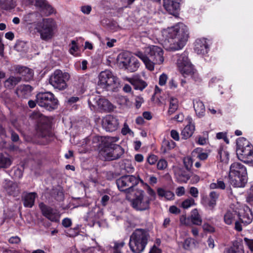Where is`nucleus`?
Listing matches in <instances>:
<instances>
[{
    "label": "nucleus",
    "mask_w": 253,
    "mask_h": 253,
    "mask_svg": "<svg viewBox=\"0 0 253 253\" xmlns=\"http://www.w3.org/2000/svg\"><path fill=\"white\" fill-rule=\"evenodd\" d=\"M162 34L166 48L171 50L182 49L188 38V28L183 23L164 29Z\"/></svg>",
    "instance_id": "obj_1"
},
{
    "label": "nucleus",
    "mask_w": 253,
    "mask_h": 253,
    "mask_svg": "<svg viewBox=\"0 0 253 253\" xmlns=\"http://www.w3.org/2000/svg\"><path fill=\"white\" fill-rule=\"evenodd\" d=\"M134 54L143 62L146 68L150 71L154 70L155 64H161L164 60L163 49L156 45L146 47L144 52L136 51Z\"/></svg>",
    "instance_id": "obj_2"
},
{
    "label": "nucleus",
    "mask_w": 253,
    "mask_h": 253,
    "mask_svg": "<svg viewBox=\"0 0 253 253\" xmlns=\"http://www.w3.org/2000/svg\"><path fill=\"white\" fill-rule=\"evenodd\" d=\"M118 140V137H101L99 156L108 161L120 158L124 153V150L121 146L115 144Z\"/></svg>",
    "instance_id": "obj_3"
},
{
    "label": "nucleus",
    "mask_w": 253,
    "mask_h": 253,
    "mask_svg": "<svg viewBox=\"0 0 253 253\" xmlns=\"http://www.w3.org/2000/svg\"><path fill=\"white\" fill-rule=\"evenodd\" d=\"M150 235L148 231L142 229H136L129 238V245L134 253H141L144 250Z\"/></svg>",
    "instance_id": "obj_4"
},
{
    "label": "nucleus",
    "mask_w": 253,
    "mask_h": 253,
    "mask_svg": "<svg viewBox=\"0 0 253 253\" xmlns=\"http://www.w3.org/2000/svg\"><path fill=\"white\" fill-rule=\"evenodd\" d=\"M35 30L40 34V38L44 41L51 40L55 35L56 24L52 18H44L35 24Z\"/></svg>",
    "instance_id": "obj_5"
},
{
    "label": "nucleus",
    "mask_w": 253,
    "mask_h": 253,
    "mask_svg": "<svg viewBox=\"0 0 253 253\" xmlns=\"http://www.w3.org/2000/svg\"><path fill=\"white\" fill-rule=\"evenodd\" d=\"M236 152L238 158L247 164H253V147L245 138L241 137L236 141Z\"/></svg>",
    "instance_id": "obj_6"
},
{
    "label": "nucleus",
    "mask_w": 253,
    "mask_h": 253,
    "mask_svg": "<svg viewBox=\"0 0 253 253\" xmlns=\"http://www.w3.org/2000/svg\"><path fill=\"white\" fill-rule=\"evenodd\" d=\"M98 78V86L107 90L115 91L120 85L119 79L109 70L101 71Z\"/></svg>",
    "instance_id": "obj_7"
},
{
    "label": "nucleus",
    "mask_w": 253,
    "mask_h": 253,
    "mask_svg": "<svg viewBox=\"0 0 253 253\" xmlns=\"http://www.w3.org/2000/svg\"><path fill=\"white\" fill-rule=\"evenodd\" d=\"M150 198L142 190H135L133 198L130 201L131 207L136 211H144L150 208Z\"/></svg>",
    "instance_id": "obj_8"
},
{
    "label": "nucleus",
    "mask_w": 253,
    "mask_h": 253,
    "mask_svg": "<svg viewBox=\"0 0 253 253\" xmlns=\"http://www.w3.org/2000/svg\"><path fill=\"white\" fill-rule=\"evenodd\" d=\"M30 118L38 122H40L38 126V133L42 137H51L53 136L51 130V125L49 122L44 120V117L38 111H34L30 116Z\"/></svg>",
    "instance_id": "obj_9"
},
{
    "label": "nucleus",
    "mask_w": 253,
    "mask_h": 253,
    "mask_svg": "<svg viewBox=\"0 0 253 253\" xmlns=\"http://www.w3.org/2000/svg\"><path fill=\"white\" fill-rule=\"evenodd\" d=\"M88 103L91 110L109 112L114 109L113 105L107 99L100 95L90 96Z\"/></svg>",
    "instance_id": "obj_10"
},
{
    "label": "nucleus",
    "mask_w": 253,
    "mask_h": 253,
    "mask_svg": "<svg viewBox=\"0 0 253 253\" xmlns=\"http://www.w3.org/2000/svg\"><path fill=\"white\" fill-rule=\"evenodd\" d=\"M69 78L70 75L68 73L56 70L50 76L49 83L55 89L64 90L67 86V82Z\"/></svg>",
    "instance_id": "obj_11"
},
{
    "label": "nucleus",
    "mask_w": 253,
    "mask_h": 253,
    "mask_svg": "<svg viewBox=\"0 0 253 253\" xmlns=\"http://www.w3.org/2000/svg\"><path fill=\"white\" fill-rule=\"evenodd\" d=\"M36 101L39 106L49 110L56 108L58 104L57 99L50 92L38 93L36 96Z\"/></svg>",
    "instance_id": "obj_12"
},
{
    "label": "nucleus",
    "mask_w": 253,
    "mask_h": 253,
    "mask_svg": "<svg viewBox=\"0 0 253 253\" xmlns=\"http://www.w3.org/2000/svg\"><path fill=\"white\" fill-rule=\"evenodd\" d=\"M139 181H143L139 178L132 175L122 176L117 180V184L120 191L127 193L132 190V188L137 185Z\"/></svg>",
    "instance_id": "obj_13"
},
{
    "label": "nucleus",
    "mask_w": 253,
    "mask_h": 253,
    "mask_svg": "<svg viewBox=\"0 0 253 253\" xmlns=\"http://www.w3.org/2000/svg\"><path fill=\"white\" fill-rule=\"evenodd\" d=\"M177 65L179 71L184 77L192 76L195 73V70L189 60L186 52L178 55Z\"/></svg>",
    "instance_id": "obj_14"
},
{
    "label": "nucleus",
    "mask_w": 253,
    "mask_h": 253,
    "mask_svg": "<svg viewBox=\"0 0 253 253\" xmlns=\"http://www.w3.org/2000/svg\"><path fill=\"white\" fill-rule=\"evenodd\" d=\"M39 207L43 215L52 222H58L60 220V214L56 209L52 208L43 203L39 204Z\"/></svg>",
    "instance_id": "obj_15"
},
{
    "label": "nucleus",
    "mask_w": 253,
    "mask_h": 253,
    "mask_svg": "<svg viewBox=\"0 0 253 253\" xmlns=\"http://www.w3.org/2000/svg\"><path fill=\"white\" fill-rule=\"evenodd\" d=\"M238 213L233 210L227 211L224 215L223 219L224 223L227 225H231L235 223V229L240 232L242 230V224L237 220Z\"/></svg>",
    "instance_id": "obj_16"
},
{
    "label": "nucleus",
    "mask_w": 253,
    "mask_h": 253,
    "mask_svg": "<svg viewBox=\"0 0 253 253\" xmlns=\"http://www.w3.org/2000/svg\"><path fill=\"white\" fill-rule=\"evenodd\" d=\"M102 126L106 131H114L118 127V120L113 116L107 115L102 120Z\"/></svg>",
    "instance_id": "obj_17"
},
{
    "label": "nucleus",
    "mask_w": 253,
    "mask_h": 253,
    "mask_svg": "<svg viewBox=\"0 0 253 253\" xmlns=\"http://www.w3.org/2000/svg\"><path fill=\"white\" fill-rule=\"evenodd\" d=\"M238 221H240L242 226H247L250 224L253 219V215L250 208L248 206L243 207V212L238 213Z\"/></svg>",
    "instance_id": "obj_18"
},
{
    "label": "nucleus",
    "mask_w": 253,
    "mask_h": 253,
    "mask_svg": "<svg viewBox=\"0 0 253 253\" xmlns=\"http://www.w3.org/2000/svg\"><path fill=\"white\" fill-rule=\"evenodd\" d=\"M165 9L170 14L175 15L180 8V0H164Z\"/></svg>",
    "instance_id": "obj_19"
},
{
    "label": "nucleus",
    "mask_w": 253,
    "mask_h": 253,
    "mask_svg": "<svg viewBox=\"0 0 253 253\" xmlns=\"http://www.w3.org/2000/svg\"><path fill=\"white\" fill-rule=\"evenodd\" d=\"M229 182L234 187H244L247 182V175H228Z\"/></svg>",
    "instance_id": "obj_20"
},
{
    "label": "nucleus",
    "mask_w": 253,
    "mask_h": 253,
    "mask_svg": "<svg viewBox=\"0 0 253 253\" xmlns=\"http://www.w3.org/2000/svg\"><path fill=\"white\" fill-rule=\"evenodd\" d=\"M247 175L246 167L238 162L233 163L230 167V170L228 175Z\"/></svg>",
    "instance_id": "obj_21"
},
{
    "label": "nucleus",
    "mask_w": 253,
    "mask_h": 253,
    "mask_svg": "<svg viewBox=\"0 0 253 253\" xmlns=\"http://www.w3.org/2000/svg\"><path fill=\"white\" fill-rule=\"evenodd\" d=\"M122 62L125 68L130 72L136 71L139 67V61L133 56L126 58Z\"/></svg>",
    "instance_id": "obj_22"
},
{
    "label": "nucleus",
    "mask_w": 253,
    "mask_h": 253,
    "mask_svg": "<svg viewBox=\"0 0 253 253\" xmlns=\"http://www.w3.org/2000/svg\"><path fill=\"white\" fill-rule=\"evenodd\" d=\"M15 72L21 75L25 81H29L33 79L34 72L32 70L24 66H16Z\"/></svg>",
    "instance_id": "obj_23"
},
{
    "label": "nucleus",
    "mask_w": 253,
    "mask_h": 253,
    "mask_svg": "<svg viewBox=\"0 0 253 253\" xmlns=\"http://www.w3.org/2000/svg\"><path fill=\"white\" fill-rule=\"evenodd\" d=\"M209 47L205 39H197L195 43V51L198 54H205L208 53Z\"/></svg>",
    "instance_id": "obj_24"
},
{
    "label": "nucleus",
    "mask_w": 253,
    "mask_h": 253,
    "mask_svg": "<svg viewBox=\"0 0 253 253\" xmlns=\"http://www.w3.org/2000/svg\"><path fill=\"white\" fill-rule=\"evenodd\" d=\"M4 189L9 195L16 196L20 193V188L17 183L11 181H6Z\"/></svg>",
    "instance_id": "obj_25"
},
{
    "label": "nucleus",
    "mask_w": 253,
    "mask_h": 253,
    "mask_svg": "<svg viewBox=\"0 0 253 253\" xmlns=\"http://www.w3.org/2000/svg\"><path fill=\"white\" fill-rule=\"evenodd\" d=\"M219 195L215 191H212L210 193L209 199L205 200L203 202L205 207L210 210H212L216 206V201L218 198Z\"/></svg>",
    "instance_id": "obj_26"
},
{
    "label": "nucleus",
    "mask_w": 253,
    "mask_h": 253,
    "mask_svg": "<svg viewBox=\"0 0 253 253\" xmlns=\"http://www.w3.org/2000/svg\"><path fill=\"white\" fill-rule=\"evenodd\" d=\"M103 216V212L98 207H94L91 211L88 212L87 215V220L92 222L93 224Z\"/></svg>",
    "instance_id": "obj_27"
},
{
    "label": "nucleus",
    "mask_w": 253,
    "mask_h": 253,
    "mask_svg": "<svg viewBox=\"0 0 253 253\" xmlns=\"http://www.w3.org/2000/svg\"><path fill=\"white\" fill-rule=\"evenodd\" d=\"M193 103L197 116L199 118L203 117L205 113V107L203 101L196 98L193 100Z\"/></svg>",
    "instance_id": "obj_28"
},
{
    "label": "nucleus",
    "mask_w": 253,
    "mask_h": 253,
    "mask_svg": "<svg viewBox=\"0 0 253 253\" xmlns=\"http://www.w3.org/2000/svg\"><path fill=\"white\" fill-rule=\"evenodd\" d=\"M37 197V194L35 192L26 193L22 198L24 206L32 208L34 205L35 198Z\"/></svg>",
    "instance_id": "obj_29"
},
{
    "label": "nucleus",
    "mask_w": 253,
    "mask_h": 253,
    "mask_svg": "<svg viewBox=\"0 0 253 253\" xmlns=\"http://www.w3.org/2000/svg\"><path fill=\"white\" fill-rule=\"evenodd\" d=\"M127 81L133 85L135 89L142 90L147 86V84L144 81L136 76L132 78H127Z\"/></svg>",
    "instance_id": "obj_30"
},
{
    "label": "nucleus",
    "mask_w": 253,
    "mask_h": 253,
    "mask_svg": "<svg viewBox=\"0 0 253 253\" xmlns=\"http://www.w3.org/2000/svg\"><path fill=\"white\" fill-rule=\"evenodd\" d=\"M32 90V87L30 85L23 84L18 87L16 93L19 97L26 98L30 95Z\"/></svg>",
    "instance_id": "obj_31"
},
{
    "label": "nucleus",
    "mask_w": 253,
    "mask_h": 253,
    "mask_svg": "<svg viewBox=\"0 0 253 253\" xmlns=\"http://www.w3.org/2000/svg\"><path fill=\"white\" fill-rule=\"evenodd\" d=\"M35 5L42 8L43 10H46L45 14L50 15L53 13V8L47 3L45 0H36Z\"/></svg>",
    "instance_id": "obj_32"
},
{
    "label": "nucleus",
    "mask_w": 253,
    "mask_h": 253,
    "mask_svg": "<svg viewBox=\"0 0 253 253\" xmlns=\"http://www.w3.org/2000/svg\"><path fill=\"white\" fill-rule=\"evenodd\" d=\"M11 164V160L7 153H0V168H6Z\"/></svg>",
    "instance_id": "obj_33"
},
{
    "label": "nucleus",
    "mask_w": 253,
    "mask_h": 253,
    "mask_svg": "<svg viewBox=\"0 0 253 253\" xmlns=\"http://www.w3.org/2000/svg\"><path fill=\"white\" fill-rule=\"evenodd\" d=\"M21 80L19 77L10 76L4 82V86L7 88H12Z\"/></svg>",
    "instance_id": "obj_34"
},
{
    "label": "nucleus",
    "mask_w": 253,
    "mask_h": 253,
    "mask_svg": "<svg viewBox=\"0 0 253 253\" xmlns=\"http://www.w3.org/2000/svg\"><path fill=\"white\" fill-rule=\"evenodd\" d=\"M194 130V125H187L182 130L181 135L183 138L186 139L192 135Z\"/></svg>",
    "instance_id": "obj_35"
},
{
    "label": "nucleus",
    "mask_w": 253,
    "mask_h": 253,
    "mask_svg": "<svg viewBox=\"0 0 253 253\" xmlns=\"http://www.w3.org/2000/svg\"><path fill=\"white\" fill-rule=\"evenodd\" d=\"M190 217L191 222L193 224L197 225H201L202 223V219L197 209H195L192 211Z\"/></svg>",
    "instance_id": "obj_36"
},
{
    "label": "nucleus",
    "mask_w": 253,
    "mask_h": 253,
    "mask_svg": "<svg viewBox=\"0 0 253 253\" xmlns=\"http://www.w3.org/2000/svg\"><path fill=\"white\" fill-rule=\"evenodd\" d=\"M227 253H244L242 245L237 242H234L232 246L227 250Z\"/></svg>",
    "instance_id": "obj_37"
},
{
    "label": "nucleus",
    "mask_w": 253,
    "mask_h": 253,
    "mask_svg": "<svg viewBox=\"0 0 253 253\" xmlns=\"http://www.w3.org/2000/svg\"><path fill=\"white\" fill-rule=\"evenodd\" d=\"M158 195L162 197H164L165 199L168 200H170L173 199L174 196V194L170 191H167L165 189L159 188L157 190Z\"/></svg>",
    "instance_id": "obj_38"
},
{
    "label": "nucleus",
    "mask_w": 253,
    "mask_h": 253,
    "mask_svg": "<svg viewBox=\"0 0 253 253\" xmlns=\"http://www.w3.org/2000/svg\"><path fill=\"white\" fill-rule=\"evenodd\" d=\"M178 102L176 98H171L169 100V106L168 114L169 115L173 114L178 109Z\"/></svg>",
    "instance_id": "obj_39"
},
{
    "label": "nucleus",
    "mask_w": 253,
    "mask_h": 253,
    "mask_svg": "<svg viewBox=\"0 0 253 253\" xmlns=\"http://www.w3.org/2000/svg\"><path fill=\"white\" fill-rule=\"evenodd\" d=\"M175 146V143L171 140H165L163 142L162 149L164 153L173 149Z\"/></svg>",
    "instance_id": "obj_40"
},
{
    "label": "nucleus",
    "mask_w": 253,
    "mask_h": 253,
    "mask_svg": "<svg viewBox=\"0 0 253 253\" xmlns=\"http://www.w3.org/2000/svg\"><path fill=\"white\" fill-rule=\"evenodd\" d=\"M16 6V2L14 0H3L1 7L5 10H10Z\"/></svg>",
    "instance_id": "obj_41"
},
{
    "label": "nucleus",
    "mask_w": 253,
    "mask_h": 253,
    "mask_svg": "<svg viewBox=\"0 0 253 253\" xmlns=\"http://www.w3.org/2000/svg\"><path fill=\"white\" fill-rule=\"evenodd\" d=\"M217 157L220 159L221 162L224 163H227L229 160V155L228 152L223 149L219 151Z\"/></svg>",
    "instance_id": "obj_42"
},
{
    "label": "nucleus",
    "mask_w": 253,
    "mask_h": 253,
    "mask_svg": "<svg viewBox=\"0 0 253 253\" xmlns=\"http://www.w3.org/2000/svg\"><path fill=\"white\" fill-rule=\"evenodd\" d=\"M69 52L71 54L74 56H79V47L75 41H72L71 44L69 45Z\"/></svg>",
    "instance_id": "obj_43"
},
{
    "label": "nucleus",
    "mask_w": 253,
    "mask_h": 253,
    "mask_svg": "<svg viewBox=\"0 0 253 253\" xmlns=\"http://www.w3.org/2000/svg\"><path fill=\"white\" fill-rule=\"evenodd\" d=\"M210 188L211 189L217 188L223 190L225 188V184L222 180H218L216 183H211Z\"/></svg>",
    "instance_id": "obj_44"
},
{
    "label": "nucleus",
    "mask_w": 253,
    "mask_h": 253,
    "mask_svg": "<svg viewBox=\"0 0 253 253\" xmlns=\"http://www.w3.org/2000/svg\"><path fill=\"white\" fill-rule=\"evenodd\" d=\"M197 143L201 145L206 144L208 140V132H204L202 135H199L197 137Z\"/></svg>",
    "instance_id": "obj_45"
},
{
    "label": "nucleus",
    "mask_w": 253,
    "mask_h": 253,
    "mask_svg": "<svg viewBox=\"0 0 253 253\" xmlns=\"http://www.w3.org/2000/svg\"><path fill=\"white\" fill-rule=\"evenodd\" d=\"M193 153H197V157L201 160H205L207 159L208 154L205 152H202L201 148H197L193 152Z\"/></svg>",
    "instance_id": "obj_46"
},
{
    "label": "nucleus",
    "mask_w": 253,
    "mask_h": 253,
    "mask_svg": "<svg viewBox=\"0 0 253 253\" xmlns=\"http://www.w3.org/2000/svg\"><path fill=\"white\" fill-rule=\"evenodd\" d=\"M195 205V201L193 198H189L185 200H184L182 203V207L184 209H188L190 208V207L194 206Z\"/></svg>",
    "instance_id": "obj_47"
},
{
    "label": "nucleus",
    "mask_w": 253,
    "mask_h": 253,
    "mask_svg": "<svg viewBox=\"0 0 253 253\" xmlns=\"http://www.w3.org/2000/svg\"><path fill=\"white\" fill-rule=\"evenodd\" d=\"M191 176L189 174L181 171L177 177L178 180L180 182H187L190 179Z\"/></svg>",
    "instance_id": "obj_48"
},
{
    "label": "nucleus",
    "mask_w": 253,
    "mask_h": 253,
    "mask_svg": "<svg viewBox=\"0 0 253 253\" xmlns=\"http://www.w3.org/2000/svg\"><path fill=\"white\" fill-rule=\"evenodd\" d=\"M125 243L123 241L115 242L114 246V253H123L121 249L124 247Z\"/></svg>",
    "instance_id": "obj_49"
},
{
    "label": "nucleus",
    "mask_w": 253,
    "mask_h": 253,
    "mask_svg": "<svg viewBox=\"0 0 253 253\" xmlns=\"http://www.w3.org/2000/svg\"><path fill=\"white\" fill-rule=\"evenodd\" d=\"M180 222L181 224L189 226L191 224L190 217H187L185 215H182L180 217Z\"/></svg>",
    "instance_id": "obj_50"
},
{
    "label": "nucleus",
    "mask_w": 253,
    "mask_h": 253,
    "mask_svg": "<svg viewBox=\"0 0 253 253\" xmlns=\"http://www.w3.org/2000/svg\"><path fill=\"white\" fill-rule=\"evenodd\" d=\"M124 168L128 172H131L133 170V167L132 166L130 161L126 160L124 162Z\"/></svg>",
    "instance_id": "obj_51"
},
{
    "label": "nucleus",
    "mask_w": 253,
    "mask_h": 253,
    "mask_svg": "<svg viewBox=\"0 0 253 253\" xmlns=\"http://www.w3.org/2000/svg\"><path fill=\"white\" fill-rule=\"evenodd\" d=\"M122 133L123 135H126L127 134L130 135H133V132L129 128L128 126L126 123H125L124 125V126L122 129Z\"/></svg>",
    "instance_id": "obj_52"
},
{
    "label": "nucleus",
    "mask_w": 253,
    "mask_h": 253,
    "mask_svg": "<svg viewBox=\"0 0 253 253\" xmlns=\"http://www.w3.org/2000/svg\"><path fill=\"white\" fill-rule=\"evenodd\" d=\"M193 240L191 238H188L184 241L183 247L185 250H190L193 246Z\"/></svg>",
    "instance_id": "obj_53"
},
{
    "label": "nucleus",
    "mask_w": 253,
    "mask_h": 253,
    "mask_svg": "<svg viewBox=\"0 0 253 253\" xmlns=\"http://www.w3.org/2000/svg\"><path fill=\"white\" fill-rule=\"evenodd\" d=\"M168 166V163L167 161L164 159L160 160L157 163V168L160 170H163L165 169Z\"/></svg>",
    "instance_id": "obj_54"
},
{
    "label": "nucleus",
    "mask_w": 253,
    "mask_h": 253,
    "mask_svg": "<svg viewBox=\"0 0 253 253\" xmlns=\"http://www.w3.org/2000/svg\"><path fill=\"white\" fill-rule=\"evenodd\" d=\"M184 164L185 168L189 170L192 166L193 162L190 158H186L184 159Z\"/></svg>",
    "instance_id": "obj_55"
},
{
    "label": "nucleus",
    "mask_w": 253,
    "mask_h": 253,
    "mask_svg": "<svg viewBox=\"0 0 253 253\" xmlns=\"http://www.w3.org/2000/svg\"><path fill=\"white\" fill-rule=\"evenodd\" d=\"M203 230L210 233L214 232L215 230L214 228L208 223H204L203 225Z\"/></svg>",
    "instance_id": "obj_56"
},
{
    "label": "nucleus",
    "mask_w": 253,
    "mask_h": 253,
    "mask_svg": "<svg viewBox=\"0 0 253 253\" xmlns=\"http://www.w3.org/2000/svg\"><path fill=\"white\" fill-rule=\"evenodd\" d=\"M168 80V76L166 74L163 73L159 77V84L164 85L166 84Z\"/></svg>",
    "instance_id": "obj_57"
},
{
    "label": "nucleus",
    "mask_w": 253,
    "mask_h": 253,
    "mask_svg": "<svg viewBox=\"0 0 253 253\" xmlns=\"http://www.w3.org/2000/svg\"><path fill=\"white\" fill-rule=\"evenodd\" d=\"M244 241L251 251L253 252V239H244Z\"/></svg>",
    "instance_id": "obj_58"
},
{
    "label": "nucleus",
    "mask_w": 253,
    "mask_h": 253,
    "mask_svg": "<svg viewBox=\"0 0 253 253\" xmlns=\"http://www.w3.org/2000/svg\"><path fill=\"white\" fill-rule=\"evenodd\" d=\"M157 161V157L154 155H150L147 158V162L150 165H154Z\"/></svg>",
    "instance_id": "obj_59"
},
{
    "label": "nucleus",
    "mask_w": 253,
    "mask_h": 253,
    "mask_svg": "<svg viewBox=\"0 0 253 253\" xmlns=\"http://www.w3.org/2000/svg\"><path fill=\"white\" fill-rule=\"evenodd\" d=\"M82 12L85 14H89L91 10V7L90 5L83 6L81 8Z\"/></svg>",
    "instance_id": "obj_60"
},
{
    "label": "nucleus",
    "mask_w": 253,
    "mask_h": 253,
    "mask_svg": "<svg viewBox=\"0 0 253 253\" xmlns=\"http://www.w3.org/2000/svg\"><path fill=\"white\" fill-rule=\"evenodd\" d=\"M110 200V197L107 195H104L102 196L101 200V203L103 206H106L109 201Z\"/></svg>",
    "instance_id": "obj_61"
},
{
    "label": "nucleus",
    "mask_w": 253,
    "mask_h": 253,
    "mask_svg": "<svg viewBox=\"0 0 253 253\" xmlns=\"http://www.w3.org/2000/svg\"><path fill=\"white\" fill-rule=\"evenodd\" d=\"M190 194L194 198H197L198 196L199 191L197 188L192 187L190 189Z\"/></svg>",
    "instance_id": "obj_62"
},
{
    "label": "nucleus",
    "mask_w": 253,
    "mask_h": 253,
    "mask_svg": "<svg viewBox=\"0 0 253 253\" xmlns=\"http://www.w3.org/2000/svg\"><path fill=\"white\" fill-rule=\"evenodd\" d=\"M248 202H252L253 201V185L251 186L247 198Z\"/></svg>",
    "instance_id": "obj_63"
},
{
    "label": "nucleus",
    "mask_w": 253,
    "mask_h": 253,
    "mask_svg": "<svg viewBox=\"0 0 253 253\" xmlns=\"http://www.w3.org/2000/svg\"><path fill=\"white\" fill-rule=\"evenodd\" d=\"M176 194L178 196H181L185 194V188L183 186H180L176 188L175 191Z\"/></svg>",
    "instance_id": "obj_64"
}]
</instances>
